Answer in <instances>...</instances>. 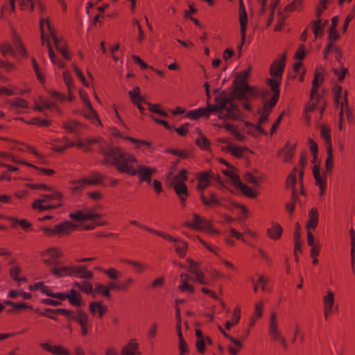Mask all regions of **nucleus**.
I'll use <instances>...</instances> for the list:
<instances>
[{
	"label": "nucleus",
	"instance_id": "obj_19",
	"mask_svg": "<svg viewBox=\"0 0 355 355\" xmlns=\"http://www.w3.org/2000/svg\"><path fill=\"white\" fill-rule=\"evenodd\" d=\"M40 347L45 352L53 354V355H70L68 349L64 348L61 345H51L50 341L41 343Z\"/></svg>",
	"mask_w": 355,
	"mask_h": 355
},
{
	"label": "nucleus",
	"instance_id": "obj_64",
	"mask_svg": "<svg viewBox=\"0 0 355 355\" xmlns=\"http://www.w3.org/2000/svg\"><path fill=\"white\" fill-rule=\"evenodd\" d=\"M223 173H225V175H226L231 179L232 182L236 186H237L240 183V182H241L240 178H239V175H237L234 172V168H232L230 169H226V170L223 171Z\"/></svg>",
	"mask_w": 355,
	"mask_h": 355
},
{
	"label": "nucleus",
	"instance_id": "obj_33",
	"mask_svg": "<svg viewBox=\"0 0 355 355\" xmlns=\"http://www.w3.org/2000/svg\"><path fill=\"white\" fill-rule=\"evenodd\" d=\"M85 126L76 120H69L62 123V128L69 133L76 132Z\"/></svg>",
	"mask_w": 355,
	"mask_h": 355
},
{
	"label": "nucleus",
	"instance_id": "obj_18",
	"mask_svg": "<svg viewBox=\"0 0 355 355\" xmlns=\"http://www.w3.org/2000/svg\"><path fill=\"white\" fill-rule=\"evenodd\" d=\"M40 35L42 45H45L46 39H49L48 35L46 34V30L49 32L51 37L55 35V30L51 26L49 18H42L40 21Z\"/></svg>",
	"mask_w": 355,
	"mask_h": 355
},
{
	"label": "nucleus",
	"instance_id": "obj_53",
	"mask_svg": "<svg viewBox=\"0 0 355 355\" xmlns=\"http://www.w3.org/2000/svg\"><path fill=\"white\" fill-rule=\"evenodd\" d=\"M108 278L112 280H116L121 277V273L115 268H109L107 269H101Z\"/></svg>",
	"mask_w": 355,
	"mask_h": 355
},
{
	"label": "nucleus",
	"instance_id": "obj_45",
	"mask_svg": "<svg viewBox=\"0 0 355 355\" xmlns=\"http://www.w3.org/2000/svg\"><path fill=\"white\" fill-rule=\"evenodd\" d=\"M73 286L77 288H78L80 291L87 294L90 295L93 293V286L92 283L89 282H82L80 283L79 282H74Z\"/></svg>",
	"mask_w": 355,
	"mask_h": 355
},
{
	"label": "nucleus",
	"instance_id": "obj_11",
	"mask_svg": "<svg viewBox=\"0 0 355 355\" xmlns=\"http://www.w3.org/2000/svg\"><path fill=\"white\" fill-rule=\"evenodd\" d=\"M187 262L189 264L188 271L196 276V280L201 285L208 284L205 275L200 268V263L192 260L190 258L187 259Z\"/></svg>",
	"mask_w": 355,
	"mask_h": 355
},
{
	"label": "nucleus",
	"instance_id": "obj_44",
	"mask_svg": "<svg viewBox=\"0 0 355 355\" xmlns=\"http://www.w3.org/2000/svg\"><path fill=\"white\" fill-rule=\"evenodd\" d=\"M145 230H146L147 232H150L152 234H154L158 236H160L168 242H172V243H175V241H178V238H175V237L173 236L172 235H171L168 233H166L164 232L155 230H153L151 228H145Z\"/></svg>",
	"mask_w": 355,
	"mask_h": 355
},
{
	"label": "nucleus",
	"instance_id": "obj_62",
	"mask_svg": "<svg viewBox=\"0 0 355 355\" xmlns=\"http://www.w3.org/2000/svg\"><path fill=\"white\" fill-rule=\"evenodd\" d=\"M50 120L44 119L39 117L33 118L28 122V124L35 125L40 127H48L51 125Z\"/></svg>",
	"mask_w": 355,
	"mask_h": 355
},
{
	"label": "nucleus",
	"instance_id": "obj_28",
	"mask_svg": "<svg viewBox=\"0 0 355 355\" xmlns=\"http://www.w3.org/2000/svg\"><path fill=\"white\" fill-rule=\"evenodd\" d=\"M49 191L48 193L42 194L41 197L46 200V202L50 200H55L58 201V203H64V194L59 190L54 189L52 187H49L47 190Z\"/></svg>",
	"mask_w": 355,
	"mask_h": 355
},
{
	"label": "nucleus",
	"instance_id": "obj_10",
	"mask_svg": "<svg viewBox=\"0 0 355 355\" xmlns=\"http://www.w3.org/2000/svg\"><path fill=\"white\" fill-rule=\"evenodd\" d=\"M170 187L175 190L181 204L183 207L186 206V200L189 196L188 189L186 184L183 182H179L177 178H173L170 182Z\"/></svg>",
	"mask_w": 355,
	"mask_h": 355
},
{
	"label": "nucleus",
	"instance_id": "obj_58",
	"mask_svg": "<svg viewBox=\"0 0 355 355\" xmlns=\"http://www.w3.org/2000/svg\"><path fill=\"white\" fill-rule=\"evenodd\" d=\"M196 144L202 150H208L210 146L209 139L202 133L200 134L199 138L196 139Z\"/></svg>",
	"mask_w": 355,
	"mask_h": 355
},
{
	"label": "nucleus",
	"instance_id": "obj_40",
	"mask_svg": "<svg viewBox=\"0 0 355 355\" xmlns=\"http://www.w3.org/2000/svg\"><path fill=\"white\" fill-rule=\"evenodd\" d=\"M321 136L325 141L327 149L328 148H333L331 144V130L326 125L322 124L320 127Z\"/></svg>",
	"mask_w": 355,
	"mask_h": 355
},
{
	"label": "nucleus",
	"instance_id": "obj_13",
	"mask_svg": "<svg viewBox=\"0 0 355 355\" xmlns=\"http://www.w3.org/2000/svg\"><path fill=\"white\" fill-rule=\"evenodd\" d=\"M216 106L214 105L210 104L208 101H207V107L197 109L196 110L189 111L187 114V117L190 118L193 120H197L201 117L209 118L211 113H214L215 110H216Z\"/></svg>",
	"mask_w": 355,
	"mask_h": 355
},
{
	"label": "nucleus",
	"instance_id": "obj_23",
	"mask_svg": "<svg viewBox=\"0 0 355 355\" xmlns=\"http://www.w3.org/2000/svg\"><path fill=\"white\" fill-rule=\"evenodd\" d=\"M78 225L73 224L71 221H64L55 225V230L57 236H62L70 234L73 231L76 230Z\"/></svg>",
	"mask_w": 355,
	"mask_h": 355
},
{
	"label": "nucleus",
	"instance_id": "obj_49",
	"mask_svg": "<svg viewBox=\"0 0 355 355\" xmlns=\"http://www.w3.org/2000/svg\"><path fill=\"white\" fill-rule=\"evenodd\" d=\"M21 273V268L19 265H14L9 271L10 276L15 281L20 282L21 281H26V277H19Z\"/></svg>",
	"mask_w": 355,
	"mask_h": 355
},
{
	"label": "nucleus",
	"instance_id": "obj_12",
	"mask_svg": "<svg viewBox=\"0 0 355 355\" xmlns=\"http://www.w3.org/2000/svg\"><path fill=\"white\" fill-rule=\"evenodd\" d=\"M239 23L241 26V41L239 49L241 50L245 40L248 25V15L242 0H239Z\"/></svg>",
	"mask_w": 355,
	"mask_h": 355
},
{
	"label": "nucleus",
	"instance_id": "obj_7",
	"mask_svg": "<svg viewBox=\"0 0 355 355\" xmlns=\"http://www.w3.org/2000/svg\"><path fill=\"white\" fill-rule=\"evenodd\" d=\"M322 301L324 319L327 321L330 315L334 313V309H338V306H335V293L329 289L327 290L325 295L322 296Z\"/></svg>",
	"mask_w": 355,
	"mask_h": 355
},
{
	"label": "nucleus",
	"instance_id": "obj_51",
	"mask_svg": "<svg viewBox=\"0 0 355 355\" xmlns=\"http://www.w3.org/2000/svg\"><path fill=\"white\" fill-rule=\"evenodd\" d=\"M236 187L239 188L241 192L248 198H254L257 196L256 192L253 191L250 187L242 183L241 181Z\"/></svg>",
	"mask_w": 355,
	"mask_h": 355
},
{
	"label": "nucleus",
	"instance_id": "obj_56",
	"mask_svg": "<svg viewBox=\"0 0 355 355\" xmlns=\"http://www.w3.org/2000/svg\"><path fill=\"white\" fill-rule=\"evenodd\" d=\"M268 282V279L263 277V275L260 276L257 281L254 284L253 291L254 293H257L258 291L259 284H261V290L263 291H270L269 289L266 288V284Z\"/></svg>",
	"mask_w": 355,
	"mask_h": 355
},
{
	"label": "nucleus",
	"instance_id": "obj_20",
	"mask_svg": "<svg viewBox=\"0 0 355 355\" xmlns=\"http://www.w3.org/2000/svg\"><path fill=\"white\" fill-rule=\"evenodd\" d=\"M6 104L9 106L10 111L15 112L17 114H21L24 110L28 108V103L26 100L21 98H15L8 100Z\"/></svg>",
	"mask_w": 355,
	"mask_h": 355
},
{
	"label": "nucleus",
	"instance_id": "obj_1",
	"mask_svg": "<svg viewBox=\"0 0 355 355\" xmlns=\"http://www.w3.org/2000/svg\"><path fill=\"white\" fill-rule=\"evenodd\" d=\"M100 152L104 157V164L114 166L121 173L130 176L136 175L137 171L135 168L138 166V160L134 155L123 151L118 146L107 150L101 148Z\"/></svg>",
	"mask_w": 355,
	"mask_h": 355
},
{
	"label": "nucleus",
	"instance_id": "obj_6",
	"mask_svg": "<svg viewBox=\"0 0 355 355\" xmlns=\"http://www.w3.org/2000/svg\"><path fill=\"white\" fill-rule=\"evenodd\" d=\"M334 95V103L336 107L339 110V112L344 113V110L349 108L348 105V92L347 90H343V88L339 85H336L332 89Z\"/></svg>",
	"mask_w": 355,
	"mask_h": 355
},
{
	"label": "nucleus",
	"instance_id": "obj_4",
	"mask_svg": "<svg viewBox=\"0 0 355 355\" xmlns=\"http://www.w3.org/2000/svg\"><path fill=\"white\" fill-rule=\"evenodd\" d=\"M268 334L272 342H279L284 349H288L286 340L280 330L277 315L275 311L270 314Z\"/></svg>",
	"mask_w": 355,
	"mask_h": 355
},
{
	"label": "nucleus",
	"instance_id": "obj_30",
	"mask_svg": "<svg viewBox=\"0 0 355 355\" xmlns=\"http://www.w3.org/2000/svg\"><path fill=\"white\" fill-rule=\"evenodd\" d=\"M121 261L124 263L131 266L134 272L137 274H142L149 269V266L146 263L139 261L122 259Z\"/></svg>",
	"mask_w": 355,
	"mask_h": 355
},
{
	"label": "nucleus",
	"instance_id": "obj_17",
	"mask_svg": "<svg viewBox=\"0 0 355 355\" xmlns=\"http://www.w3.org/2000/svg\"><path fill=\"white\" fill-rule=\"evenodd\" d=\"M71 219L76 221L90 220L101 218V214L91 211L76 210L69 215Z\"/></svg>",
	"mask_w": 355,
	"mask_h": 355
},
{
	"label": "nucleus",
	"instance_id": "obj_61",
	"mask_svg": "<svg viewBox=\"0 0 355 355\" xmlns=\"http://www.w3.org/2000/svg\"><path fill=\"white\" fill-rule=\"evenodd\" d=\"M145 103L148 106V110L151 112L157 113L164 117H166L168 116L167 113L165 111L161 110V105L159 104H152L150 102Z\"/></svg>",
	"mask_w": 355,
	"mask_h": 355
},
{
	"label": "nucleus",
	"instance_id": "obj_60",
	"mask_svg": "<svg viewBox=\"0 0 355 355\" xmlns=\"http://www.w3.org/2000/svg\"><path fill=\"white\" fill-rule=\"evenodd\" d=\"M302 8V0H294L291 3L287 5L284 10L287 12H291L295 10H301Z\"/></svg>",
	"mask_w": 355,
	"mask_h": 355
},
{
	"label": "nucleus",
	"instance_id": "obj_24",
	"mask_svg": "<svg viewBox=\"0 0 355 355\" xmlns=\"http://www.w3.org/2000/svg\"><path fill=\"white\" fill-rule=\"evenodd\" d=\"M211 173V171H205L197 174L198 185L196 189L200 193H203L204 190L210 185Z\"/></svg>",
	"mask_w": 355,
	"mask_h": 355
},
{
	"label": "nucleus",
	"instance_id": "obj_31",
	"mask_svg": "<svg viewBox=\"0 0 355 355\" xmlns=\"http://www.w3.org/2000/svg\"><path fill=\"white\" fill-rule=\"evenodd\" d=\"M83 178L87 187L97 186L103 184L104 180L105 179V175L102 173L94 172L92 173L89 176Z\"/></svg>",
	"mask_w": 355,
	"mask_h": 355
},
{
	"label": "nucleus",
	"instance_id": "obj_46",
	"mask_svg": "<svg viewBox=\"0 0 355 355\" xmlns=\"http://www.w3.org/2000/svg\"><path fill=\"white\" fill-rule=\"evenodd\" d=\"M128 94L133 104L138 102H146L144 98L141 96L140 88L137 86L129 91Z\"/></svg>",
	"mask_w": 355,
	"mask_h": 355
},
{
	"label": "nucleus",
	"instance_id": "obj_15",
	"mask_svg": "<svg viewBox=\"0 0 355 355\" xmlns=\"http://www.w3.org/2000/svg\"><path fill=\"white\" fill-rule=\"evenodd\" d=\"M135 171H137L136 175H138L139 181L141 182H146L149 184L151 183L153 175L157 173L155 168L144 165H138Z\"/></svg>",
	"mask_w": 355,
	"mask_h": 355
},
{
	"label": "nucleus",
	"instance_id": "obj_34",
	"mask_svg": "<svg viewBox=\"0 0 355 355\" xmlns=\"http://www.w3.org/2000/svg\"><path fill=\"white\" fill-rule=\"evenodd\" d=\"M318 224V212L316 208H312L309 212V220L306 224L308 230H315Z\"/></svg>",
	"mask_w": 355,
	"mask_h": 355
},
{
	"label": "nucleus",
	"instance_id": "obj_21",
	"mask_svg": "<svg viewBox=\"0 0 355 355\" xmlns=\"http://www.w3.org/2000/svg\"><path fill=\"white\" fill-rule=\"evenodd\" d=\"M278 100L270 98V101H266L262 107L258 109L257 112L260 114L261 122H266L268 116L272 112L273 108L276 105Z\"/></svg>",
	"mask_w": 355,
	"mask_h": 355
},
{
	"label": "nucleus",
	"instance_id": "obj_42",
	"mask_svg": "<svg viewBox=\"0 0 355 355\" xmlns=\"http://www.w3.org/2000/svg\"><path fill=\"white\" fill-rule=\"evenodd\" d=\"M71 304L80 306L82 302V297L79 293L74 289H71L68 293V297Z\"/></svg>",
	"mask_w": 355,
	"mask_h": 355
},
{
	"label": "nucleus",
	"instance_id": "obj_43",
	"mask_svg": "<svg viewBox=\"0 0 355 355\" xmlns=\"http://www.w3.org/2000/svg\"><path fill=\"white\" fill-rule=\"evenodd\" d=\"M12 41L15 46V49L18 51V53L20 55L26 57V51L24 44H22L20 37L17 34L14 33L12 35Z\"/></svg>",
	"mask_w": 355,
	"mask_h": 355
},
{
	"label": "nucleus",
	"instance_id": "obj_48",
	"mask_svg": "<svg viewBox=\"0 0 355 355\" xmlns=\"http://www.w3.org/2000/svg\"><path fill=\"white\" fill-rule=\"evenodd\" d=\"M351 241V265L354 272L355 263V231L352 228L349 231Z\"/></svg>",
	"mask_w": 355,
	"mask_h": 355
},
{
	"label": "nucleus",
	"instance_id": "obj_3",
	"mask_svg": "<svg viewBox=\"0 0 355 355\" xmlns=\"http://www.w3.org/2000/svg\"><path fill=\"white\" fill-rule=\"evenodd\" d=\"M50 272L58 277H76L81 279H91L94 275L85 266L68 265L55 266L50 269Z\"/></svg>",
	"mask_w": 355,
	"mask_h": 355
},
{
	"label": "nucleus",
	"instance_id": "obj_29",
	"mask_svg": "<svg viewBox=\"0 0 355 355\" xmlns=\"http://www.w3.org/2000/svg\"><path fill=\"white\" fill-rule=\"evenodd\" d=\"M191 279V277L187 273H181L180 275V285L178 286V289L182 293H193L195 291L194 287L193 285L189 283V280Z\"/></svg>",
	"mask_w": 355,
	"mask_h": 355
},
{
	"label": "nucleus",
	"instance_id": "obj_39",
	"mask_svg": "<svg viewBox=\"0 0 355 355\" xmlns=\"http://www.w3.org/2000/svg\"><path fill=\"white\" fill-rule=\"evenodd\" d=\"M45 45H46V46L48 47L49 56L51 62L54 64H57L58 67L59 68H60V69L64 68L65 67V63L63 61H62V60H59L56 59L55 53H54L53 50V48H52V46L51 45L49 39H46V42H45Z\"/></svg>",
	"mask_w": 355,
	"mask_h": 355
},
{
	"label": "nucleus",
	"instance_id": "obj_55",
	"mask_svg": "<svg viewBox=\"0 0 355 355\" xmlns=\"http://www.w3.org/2000/svg\"><path fill=\"white\" fill-rule=\"evenodd\" d=\"M125 139L128 140L132 143L135 144L136 145L135 147L137 148H141L142 146H145L146 148L151 147V142L148 141L140 140L129 136L125 137Z\"/></svg>",
	"mask_w": 355,
	"mask_h": 355
},
{
	"label": "nucleus",
	"instance_id": "obj_47",
	"mask_svg": "<svg viewBox=\"0 0 355 355\" xmlns=\"http://www.w3.org/2000/svg\"><path fill=\"white\" fill-rule=\"evenodd\" d=\"M327 22V21H325L322 24L321 19H317L315 21L312 22L313 31L315 39L320 36V34L322 32L324 27Z\"/></svg>",
	"mask_w": 355,
	"mask_h": 355
},
{
	"label": "nucleus",
	"instance_id": "obj_2",
	"mask_svg": "<svg viewBox=\"0 0 355 355\" xmlns=\"http://www.w3.org/2000/svg\"><path fill=\"white\" fill-rule=\"evenodd\" d=\"M214 106L217 107L214 113L218 114L219 119L242 120L243 114L230 96L224 92L219 94L214 98Z\"/></svg>",
	"mask_w": 355,
	"mask_h": 355
},
{
	"label": "nucleus",
	"instance_id": "obj_37",
	"mask_svg": "<svg viewBox=\"0 0 355 355\" xmlns=\"http://www.w3.org/2000/svg\"><path fill=\"white\" fill-rule=\"evenodd\" d=\"M247 148L241 147L233 144H230L225 148V151L231 153L234 156L239 158L243 156Z\"/></svg>",
	"mask_w": 355,
	"mask_h": 355
},
{
	"label": "nucleus",
	"instance_id": "obj_57",
	"mask_svg": "<svg viewBox=\"0 0 355 355\" xmlns=\"http://www.w3.org/2000/svg\"><path fill=\"white\" fill-rule=\"evenodd\" d=\"M37 0H19V5L21 10L32 12Z\"/></svg>",
	"mask_w": 355,
	"mask_h": 355
},
{
	"label": "nucleus",
	"instance_id": "obj_38",
	"mask_svg": "<svg viewBox=\"0 0 355 355\" xmlns=\"http://www.w3.org/2000/svg\"><path fill=\"white\" fill-rule=\"evenodd\" d=\"M200 200L203 205L206 206H213L214 205H220V201L217 198V196L214 192L209 193V198H207L204 193H200Z\"/></svg>",
	"mask_w": 355,
	"mask_h": 355
},
{
	"label": "nucleus",
	"instance_id": "obj_32",
	"mask_svg": "<svg viewBox=\"0 0 355 355\" xmlns=\"http://www.w3.org/2000/svg\"><path fill=\"white\" fill-rule=\"evenodd\" d=\"M282 79L277 78H268L266 80V83L268 85L272 92V98L279 99L280 90L279 86L281 84Z\"/></svg>",
	"mask_w": 355,
	"mask_h": 355
},
{
	"label": "nucleus",
	"instance_id": "obj_50",
	"mask_svg": "<svg viewBox=\"0 0 355 355\" xmlns=\"http://www.w3.org/2000/svg\"><path fill=\"white\" fill-rule=\"evenodd\" d=\"M296 171L297 168L295 167L293 171L291 172V173L288 175L286 179V188H291L292 189V193H293V191H295V185L296 184Z\"/></svg>",
	"mask_w": 355,
	"mask_h": 355
},
{
	"label": "nucleus",
	"instance_id": "obj_59",
	"mask_svg": "<svg viewBox=\"0 0 355 355\" xmlns=\"http://www.w3.org/2000/svg\"><path fill=\"white\" fill-rule=\"evenodd\" d=\"M95 292L107 298H110L111 297L110 291H109L107 285L105 286L101 283L96 284Z\"/></svg>",
	"mask_w": 355,
	"mask_h": 355
},
{
	"label": "nucleus",
	"instance_id": "obj_54",
	"mask_svg": "<svg viewBox=\"0 0 355 355\" xmlns=\"http://www.w3.org/2000/svg\"><path fill=\"white\" fill-rule=\"evenodd\" d=\"M263 90L259 89L256 87H252L249 85L248 92H247V96L245 97L246 100H250L253 98H256L259 96L260 95H263Z\"/></svg>",
	"mask_w": 355,
	"mask_h": 355
},
{
	"label": "nucleus",
	"instance_id": "obj_8",
	"mask_svg": "<svg viewBox=\"0 0 355 355\" xmlns=\"http://www.w3.org/2000/svg\"><path fill=\"white\" fill-rule=\"evenodd\" d=\"M184 226L196 231H205L211 229V220L200 216L197 214H193V220L184 223Z\"/></svg>",
	"mask_w": 355,
	"mask_h": 355
},
{
	"label": "nucleus",
	"instance_id": "obj_63",
	"mask_svg": "<svg viewBox=\"0 0 355 355\" xmlns=\"http://www.w3.org/2000/svg\"><path fill=\"white\" fill-rule=\"evenodd\" d=\"M0 51L3 56L9 54L14 55V51L12 45L8 42L0 43Z\"/></svg>",
	"mask_w": 355,
	"mask_h": 355
},
{
	"label": "nucleus",
	"instance_id": "obj_52",
	"mask_svg": "<svg viewBox=\"0 0 355 355\" xmlns=\"http://www.w3.org/2000/svg\"><path fill=\"white\" fill-rule=\"evenodd\" d=\"M334 168L333 161V148H328L327 149V158L325 160V168L327 172L332 171Z\"/></svg>",
	"mask_w": 355,
	"mask_h": 355
},
{
	"label": "nucleus",
	"instance_id": "obj_27",
	"mask_svg": "<svg viewBox=\"0 0 355 355\" xmlns=\"http://www.w3.org/2000/svg\"><path fill=\"white\" fill-rule=\"evenodd\" d=\"M283 229L281 225L276 222H272L270 227L266 230L268 237L272 241H278L281 239Z\"/></svg>",
	"mask_w": 355,
	"mask_h": 355
},
{
	"label": "nucleus",
	"instance_id": "obj_14",
	"mask_svg": "<svg viewBox=\"0 0 355 355\" xmlns=\"http://www.w3.org/2000/svg\"><path fill=\"white\" fill-rule=\"evenodd\" d=\"M286 58V51H285L279 58L273 61L270 67V75L273 78L282 79L283 72L285 68V60Z\"/></svg>",
	"mask_w": 355,
	"mask_h": 355
},
{
	"label": "nucleus",
	"instance_id": "obj_5",
	"mask_svg": "<svg viewBox=\"0 0 355 355\" xmlns=\"http://www.w3.org/2000/svg\"><path fill=\"white\" fill-rule=\"evenodd\" d=\"M324 76L325 71L322 67H320L315 71L310 93L311 101L320 102L322 101V97L318 94V89L324 80Z\"/></svg>",
	"mask_w": 355,
	"mask_h": 355
},
{
	"label": "nucleus",
	"instance_id": "obj_16",
	"mask_svg": "<svg viewBox=\"0 0 355 355\" xmlns=\"http://www.w3.org/2000/svg\"><path fill=\"white\" fill-rule=\"evenodd\" d=\"M72 320H75L80 326L81 335L83 336H87L91 328L88 315L85 312L78 311L73 317Z\"/></svg>",
	"mask_w": 355,
	"mask_h": 355
},
{
	"label": "nucleus",
	"instance_id": "obj_35",
	"mask_svg": "<svg viewBox=\"0 0 355 355\" xmlns=\"http://www.w3.org/2000/svg\"><path fill=\"white\" fill-rule=\"evenodd\" d=\"M248 84L236 85H233L234 91L232 94L239 98H244L247 96V92H248Z\"/></svg>",
	"mask_w": 355,
	"mask_h": 355
},
{
	"label": "nucleus",
	"instance_id": "obj_25",
	"mask_svg": "<svg viewBox=\"0 0 355 355\" xmlns=\"http://www.w3.org/2000/svg\"><path fill=\"white\" fill-rule=\"evenodd\" d=\"M46 202H47L46 200H44L42 198L35 199L32 204V208L42 212L52 209L62 207L64 205V203H57L55 205H44Z\"/></svg>",
	"mask_w": 355,
	"mask_h": 355
},
{
	"label": "nucleus",
	"instance_id": "obj_9",
	"mask_svg": "<svg viewBox=\"0 0 355 355\" xmlns=\"http://www.w3.org/2000/svg\"><path fill=\"white\" fill-rule=\"evenodd\" d=\"M62 256L63 254L58 248H49L40 252L42 261L48 266L55 264Z\"/></svg>",
	"mask_w": 355,
	"mask_h": 355
},
{
	"label": "nucleus",
	"instance_id": "obj_41",
	"mask_svg": "<svg viewBox=\"0 0 355 355\" xmlns=\"http://www.w3.org/2000/svg\"><path fill=\"white\" fill-rule=\"evenodd\" d=\"M313 175L315 180L316 184L320 186L327 185V178L325 175H320V167L315 165L313 168Z\"/></svg>",
	"mask_w": 355,
	"mask_h": 355
},
{
	"label": "nucleus",
	"instance_id": "obj_22",
	"mask_svg": "<svg viewBox=\"0 0 355 355\" xmlns=\"http://www.w3.org/2000/svg\"><path fill=\"white\" fill-rule=\"evenodd\" d=\"M139 344L135 338H132L124 345L121 350L120 355H141Z\"/></svg>",
	"mask_w": 355,
	"mask_h": 355
},
{
	"label": "nucleus",
	"instance_id": "obj_36",
	"mask_svg": "<svg viewBox=\"0 0 355 355\" xmlns=\"http://www.w3.org/2000/svg\"><path fill=\"white\" fill-rule=\"evenodd\" d=\"M188 243L182 240L178 239V241H175L174 243V248L175 252L181 258H184L188 250Z\"/></svg>",
	"mask_w": 355,
	"mask_h": 355
},
{
	"label": "nucleus",
	"instance_id": "obj_26",
	"mask_svg": "<svg viewBox=\"0 0 355 355\" xmlns=\"http://www.w3.org/2000/svg\"><path fill=\"white\" fill-rule=\"evenodd\" d=\"M90 313L98 318H102L107 312L108 308L100 302H92L89 305Z\"/></svg>",
	"mask_w": 355,
	"mask_h": 355
}]
</instances>
